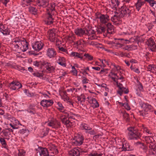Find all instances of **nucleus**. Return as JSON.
Returning <instances> with one entry per match:
<instances>
[{
    "label": "nucleus",
    "instance_id": "1",
    "mask_svg": "<svg viewBox=\"0 0 156 156\" xmlns=\"http://www.w3.org/2000/svg\"><path fill=\"white\" fill-rule=\"evenodd\" d=\"M48 6L46 9L47 14L46 15L44 22L46 24L50 25L52 24L53 22V16L55 11V3L52 2Z\"/></svg>",
    "mask_w": 156,
    "mask_h": 156
},
{
    "label": "nucleus",
    "instance_id": "2",
    "mask_svg": "<svg viewBox=\"0 0 156 156\" xmlns=\"http://www.w3.org/2000/svg\"><path fill=\"white\" fill-rule=\"evenodd\" d=\"M140 105L143 110L139 111V115L143 116L144 118L149 117L150 113L153 112V107L151 105L144 102H140Z\"/></svg>",
    "mask_w": 156,
    "mask_h": 156
},
{
    "label": "nucleus",
    "instance_id": "3",
    "mask_svg": "<svg viewBox=\"0 0 156 156\" xmlns=\"http://www.w3.org/2000/svg\"><path fill=\"white\" fill-rule=\"evenodd\" d=\"M129 131L128 133V138L129 140H137L140 139L142 134L136 128L130 127L127 128Z\"/></svg>",
    "mask_w": 156,
    "mask_h": 156
},
{
    "label": "nucleus",
    "instance_id": "4",
    "mask_svg": "<svg viewBox=\"0 0 156 156\" xmlns=\"http://www.w3.org/2000/svg\"><path fill=\"white\" fill-rule=\"evenodd\" d=\"M110 66L112 67V69L108 75L109 76L111 77L113 81H115V79H117L122 80L121 82H122L123 79H124L123 76L120 75L119 76L115 73L116 71H119L121 69V67L118 65H116L114 63H111Z\"/></svg>",
    "mask_w": 156,
    "mask_h": 156
},
{
    "label": "nucleus",
    "instance_id": "5",
    "mask_svg": "<svg viewBox=\"0 0 156 156\" xmlns=\"http://www.w3.org/2000/svg\"><path fill=\"white\" fill-rule=\"evenodd\" d=\"M85 149L82 148L80 149V151L77 148H75L71 150L69 152V154L70 156H80L84 154H86L88 152L89 148H87L88 146L87 145H85Z\"/></svg>",
    "mask_w": 156,
    "mask_h": 156
},
{
    "label": "nucleus",
    "instance_id": "6",
    "mask_svg": "<svg viewBox=\"0 0 156 156\" xmlns=\"http://www.w3.org/2000/svg\"><path fill=\"white\" fill-rule=\"evenodd\" d=\"M132 8L127 7L125 5L121 6L119 9V16L121 17H128L132 14Z\"/></svg>",
    "mask_w": 156,
    "mask_h": 156
},
{
    "label": "nucleus",
    "instance_id": "7",
    "mask_svg": "<svg viewBox=\"0 0 156 156\" xmlns=\"http://www.w3.org/2000/svg\"><path fill=\"white\" fill-rule=\"evenodd\" d=\"M96 18L100 20V23L102 24H105L110 20L109 16L107 14H104L100 12H97L95 13Z\"/></svg>",
    "mask_w": 156,
    "mask_h": 156
},
{
    "label": "nucleus",
    "instance_id": "8",
    "mask_svg": "<svg viewBox=\"0 0 156 156\" xmlns=\"http://www.w3.org/2000/svg\"><path fill=\"white\" fill-rule=\"evenodd\" d=\"M121 80V81L120 82H122V80L117 79H115V81H114L116 82L118 87H119V88L120 90L118 91V93L121 96L123 93L125 94L128 93L129 92V90L128 89H127L126 88L123 87L122 85L120 83H119V81H118V80Z\"/></svg>",
    "mask_w": 156,
    "mask_h": 156
},
{
    "label": "nucleus",
    "instance_id": "9",
    "mask_svg": "<svg viewBox=\"0 0 156 156\" xmlns=\"http://www.w3.org/2000/svg\"><path fill=\"white\" fill-rule=\"evenodd\" d=\"M28 43L26 41L25 39L23 38V41H21V44L18 47V51H16L19 52L20 51L24 52L28 49Z\"/></svg>",
    "mask_w": 156,
    "mask_h": 156
},
{
    "label": "nucleus",
    "instance_id": "10",
    "mask_svg": "<svg viewBox=\"0 0 156 156\" xmlns=\"http://www.w3.org/2000/svg\"><path fill=\"white\" fill-rule=\"evenodd\" d=\"M48 125L49 126L51 127L52 128L55 129L59 128L61 126L60 122L54 119H52L50 121H49Z\"/></svg>",
    "mask_w": 156,
    "mask_h": 156
},
{
    "label": "nucleus",
    "instance_id": "11",
    "mask_svg": "<svg viewBox=\"0 0 156 156\" xmlns=\"http://www.w3.org/2000/svg\"><path fill=\"white\" fill-rule=\"evenodd\" d=\"M23 41L21 37H16L13 39L12 41V43L14 45V49L15 51H18V47Z\"/></svg>",
    "mask_w": 156,
    "mask_h": 156
},
{
    "label": "nucleus",
    "instance_id": "12",
    "mask_svg": "<svg viewBox=\"0 0 156 156\" xmlns=\"http://www.w3.org/2000/svg\"><path fill=\"white\" fill-rule=\"evenodd\" d=\"M85 35L88 36L89 40H92L97 39L94 31L91 29H87L86 28Z\"/></svg>",
    "mask_w": 156,
    "mask_h": 156
},
{
    "label": "nucleus",
    "instance_id": "13",
    "mask_svg": "<svg viewBox=\"0 0 156 156\" xmlns=\"http://www.w3.org/2000/svg\"><path fill=\"white\" fill-rule=\"evenodd\" d=\"M22 85L19 82L13 81L9 83V87L12 90H18L21 88Z\"/></svg>",
    "mask_w": 156,
    "mask_h": 156
},
{
    "label": "nucleus",
    "instance_id": "14",
    "mask_svg": "<svg viewBox=\"0 0 156 156\" xmlns=\"http://www.w3.org/2000/svg\"><path fill=\"white\" fill-rule=\"evenodd\" d=\"M55 30L54 29L49 30L47 32L48 37L49 40L52 42H54L56 39Z\"/></svg>",
    "mask_w": 156,
    "mask_h": 156
},
{
    "label": "nucleus",
    "instance_id": "15",
    "mask_svg": "<svg viewBox=\"0 0 156 156\" xmlns=\"http://www.w3.org/2000/svg\"><path fill=\"white\" fill-rule=\"evenodd\" d=\"M122 151H130L133 150V148L131 146L130 144L126 141L124 140L122 143Z\"/></svg>",
    "mask_w": 156,
    "mask_h": 156
},
{
    "label": "nucleus",
    "instance_id": "16",
    "mask_svg": "<svg viewBox=\"0 0 156 156\" xmlns=\"http://www.w3.org/2000/svg\"><path fill=\"white\" fill-rule=\"evenodd\" d=\"M87 26L84 28H77L74 30L75 34L78 37H82L85 34Z\"/></svg>",
    "mask_w": 156,
    "mask_h": 156
},
{
    "label": "nucleus",
    "instance_id": "17",
    "mask_svg": "<svg viewBox=\"0 0 156 156\" xmlns=\"http://www.w3.org/2000/svg\"><path fill=\"white\" fill-rule=\"evenodd\" d=\"M0 31L5 36L10 34V29L6 25L0 24Z\"/></svg>",
    "mask_w": 156,
    "mask_h": 156
},
{
    "label": "nucleus",
    "instance_id": "18",
    "mask_svg": "<svg viewBox=\"0 0 156 156\" xmlns=\"http://www.w3.org/2000/svg\"><path fill=\"white\" fill-rule=\"evenodd\" d=\"M43 45V44L41 41H37L33 43L32 46L34 50L38 51L42 48Z\"/></svg>",
    "mask_w": 156,
    "mask_h": 156
},
{
    "label": "nucleus",
    "instance_id": "19",
    "mask_svg": "<svg viewBox=\"0 0 156 156\" xmlns=\"http://www.w3.org/2000/svg\"><path fill=\"white\" fill-rule=\"evenodd\" d=\"M56 55V51L53 48H48L47 50L46 55L49 58H55Z\"/></svg>",
    "mask_w": 156,
    "mask_h": 156
},
{
    "label": "nucleus",
    "instance_id": "20",
    "mask_svg": "<svg viewBox=\"0 0 156 156\" xmlns=\"http://www.w3.org/2000/svg\"><path fill=\"white\" fill-rule=\"evenodd\" d=\"M43 65L45 66L46 69L50 73H53L55 71V67L52 66L50 63L45 61L44 62Z\"/></svg>",
    "mask_w": 156,
    "mask_h": 156
},
{
    "label": "nucleus",
    "instance_id": "21",
    "mask_svg": "<svg viewBox=\"0 0 156 156\" xmlns=\"http://www.w3.org/2000/svg\"><path fill=\"white\" fill-rule=\"evenodd\" d=\"M76 140L74 142L77 145H80L83 142L84 137L83 135L78 134L76 137Z\"/></svg>",
    "mask_w": 156,
    "mask_h": 156
},
{
    "label": "nucleus",
    "instance_id": "22",
    "mask_svg": "<svg viewBox=\"0 0 156 156\" xmlns=\"http://www.w3.org/2000/svg\"><path fill=\"white\" fill-rule=\"evenodd\" d=\"M53 104L52 100H43L41 102V105L44 107H48L51 106Z\"/></svg>",
    "mask_w": 156,
    "mask_h": 156
},
{
    "label": "nucleus",
    "instance_id": "23",
    "mask_svg": "<svg viewBox=\"0 0 156 156\" xmlns=\"http://www.w3.org/2000/svg\"><path fill=\"white\" fill-rule=\"evenodd\" d=\"M62 123L66 126L67 128H70L73 126L72 122H71L69 119H67V117H65L61 119Z\"/></svg>",
    "mask_w": 156,
    "mask_h": 156
},
{
    "label": "nucleus",
    "instance_id": "24",
    "mask_svg": "<svg viewBox=\"0 0 156 156\" xmlns=\"http://www.w3.org/2000/svg\"><path fill=\"white\" fill-rule=\"evenodd\" d=\"M37 3L38 6L45 8L49 5V0H37Z\"/></svg>",
    "mask_w": 156,
    "mask_h": 156
},
{
    "label": "nucleus",
    "instance_id": "25",
    "mask_svg": "<svg viewBox=\"0 0 156 156\" xmlns=\"http://www.w3.org/2000/svg\"><path fill=\"white\" fill-rule=\"evenodd\" d=\"M66 39L70 43L75 42L74 41L76 39V37L73 33L69 34L65 37Z\"/></svg>",
    "mask_w": 156,
    "mask_h": 156
},
{
    "label": "nucleus",
    "instance_id": "26",
    "mask_svg": "<svg viewBox=\"0 0 156 156\" xmlns=\"http://www.w3.org/2000/svg\"><path fill=\"white\" fill-rule=\"evenodd\" d=\"M88 102L91 105L92 107L96 108L99 106L98 101L95 98H87Z\"/></svg>",
    "mask_w": 156,
    "mask_h": 156
},
{
    "label": "nucleus",
    "instance_id": "27",
    "mask_svg": "<svg viewBox=\"0 0 156 156\" xmlns=\"http://www.w3.org/2000/svg\"><path fill=\"white\" fill-rule=\"evenodd\" d=\"M70 56L73 57L74 58H80L82 60L83 58V54L76 52H72L70 54Z\"/></svg>",
    "mask_w": 156,
    "mask_h": 156
},
{
    "label": "nucleus",
    "instance_id": "28",
    "mask_svg": "<svg viewBox=\"0 0 156 156\" xmlns=\"http://www.w3.org/2000/svg\"><path fill=\"white\" fill-rule=\"evenodd\" d=\"M27 111L31 115H34L37 113L36 111L35 106L34 105L30 104L29 106Z\"/></svg>",
    "mask_w": 156,
    "mask_h": 156
},
{
    "label": "nucleus",
    "instance_id": "29",
    "mask_svg": "<svg viewBox=\"0 0 156 156\" xmlns=\"http://www.w3.org/2000/svg\"><path fill=\"white\" fill-rule=\"evenodd\" d=\"M57 62L60 65L65 67L66 66L65 58L62 57H59L57 60Z\"/></svg>",
    "mask_w": 156,
    "mask_h": 156
},
{
    "label": "nucleus",
    "instance_id": "30",
    "mask_svg": "<svg viewBox=\"0 0 156 156\" xmlns=\"http://www.w3.org/2000/svg\"><path fill=\"white\" fill-rule=\"evenodd\" d=\"M146 44L147 45L148 48L150 49H152V46L155 44L153 38L151 37L147 40L146 41Z\"/></svg>",
    "mask_w": 156,
    "mask_h": 156
},
{
    "label": "nucleus",
    "instance_id": "31",
    "mask_svg": "<svg viewBox=\"0 0 156 156\" xmlns=\"http://www.w3.org/2000/svg\"><path fill=\"white\" fill-rule=\"evenodd\" d=\"M145 3V1L143 0H138L137 2L135 4L136 9L139 11L142 6L144 5Z\"/></svg>",
    "mask_w": 156,
    "mask_h": 156
},
{
    "label": "nucleus",
    "instance_id": "32",
    "mask_svg": "<svg viewBox=\"0 0 156 156\" xmlns=\"http://www.w3.org/2000/svg\"><path fill=\"white\" fill-rule=\"evenodd\" d=\"M122 18L119 16V13H116L115 15H114L113 16L111 17V20L114 23L117 22H120V18Z\"/></svg>",
    "mask_w": 156,
    "mask_h": 156
},
{
    "label": "nucleus",
    "instance_id": "33",
    "mask_svg": "<svg viewBox=\"0 0 156 156\" xmlns=\"http://www.w3.org/2000/svg\"><path fill=\"white\" fill-rule=\"evenodd\" d=\"M79 128L81 130H85L86 131L90 129V126L84 122H82L80 124Z\"/></svg>",
    "mask_w": 156,
    "mask_h": 156
},
{
    "label": "nucleus",
    "instance_id": "34",
    "mask_svg": "<svg viewBox=\"0 0 156 156\" xmlns=\"http://www.w3.org/2000/svg\"><path fill=\"white\" fill-rule=\"evenodd\" d=\"M148 71L156 74V65H149L147 67Z\"/></svg>",
    "mask_w": 156,
    "mask_h": 156
},
{
    "label": "nucleus",
    "instance_id": "35",
    "mask_svg": "<svg viewBox=\"0 0 156 156\" xmlns=\"http://www.w3.org/2000/svg\"><path fill=\"white\" fill-rule=\"evenodd\" d=\"M153 136L151 135V136H144L143 137L144 138L146 143L147 144V145L149 146L151 144H154L153 141L154 140L153 138L151 137Z\"/></svg>",
    "mask_w": 156,
    "mask_h": 156
},
{
    "label": "nucleus",
    "instance_id": "36",
    "mask_svg": "<svg viewBox=\"0 0 156 156\" xmlns=\"http://www.w3.org/2000/svg\"><path fill=\"white\" fill-rule=\"evenodd\" d=\"M112 46V48L115 49H119L120 48L122 47L123 44L120 42H113L111 43Z\"/></svg>",
    "mask_w": 156,
    "mask_h": 156
},
{
    "label": "nucleus",
    "instance_id": "37",
    "mask_svg": "<svg viewBox=\"0 0 156 156\" xmlns=\"http://www.w3.org/2000/svg\"><path fill=\"white\" fill-rule=\"evenodd\" d=\"M2 133L3 136L5 139L8 140L10 139L11 133L9 131H7V129H3L2 131Z\"/></svg>",
    "mask_w": 156,
    "mask_h": 156
},
{
    "label": "nucleus",
    "instance_id": "38",
    "mask_svg": "<svg viewBox=\"0 0 156 156\" xmlns=\"http://www.w3.org/2000/svg\"><path fill=\"white\" fill-rule=\"evenodd\" d=\"M107 31L109 34H112L114 31L113 26L110 23H108L106 24Z\"/></svg>",
    "mask_w": 156,
    "mask_h": 156
},
{
    "label": "nucleus",
    "instance_id": "39",
    "mask_svg": "<svg viewBox=\"0 0 156 156\" xmlns=\"http://www.w3.org/2000/svg\"><path fill=\"white\" fill-rule=\"evenodd\" d=\"M0 142L1 143L2 147L5 148L8 151L9 150V147L7 145L5 139L0 137Z\"/></svg>",
    "mask_w": 156,
    "mask_h": 156
},
{
    "label": "nucleus",
    "instance_id": "40",
    "mask_svg": "<svg viewBox=\"0 0 156 156\" xmlns=\"http://www.w3.org/2000/svg\"><path fill=\"white\" fill-rule=\"evenodd\" d=\"M151 151L152 152V154L156 155V145L154 144H151L149 146Z\"/></svg>",
    "mask_w": 156,
    "mask_h": 156
},
{
    "label": "nucleus",
    "instance_id": "41",
    "mask_svg": "<svg viewBox=\"0 0 156 156\" xmlns=\"http://www.w3.org/2000/svg\"><path fill=\"white\" fill-rule=\"evenodd\" d=\"M40 152V155L41 156H48L49 155L47 149L45 148H42Z\"/></svg>",
    "mask_w": 156,
    "mask_h": 156
},
{
    "label": "nucleus",
    "instance_id": "42",
    "mask_svg": "<svg viewBox=\"0 0 156 156\" xmlns=\"http://www.w3.org/2000/svg\"><path fill=\"white\" fill-rule=\"evenodd\" d=\"M73 44L74 45H76L77 48H82L83 47L80 39L76 42H74Z\"/></svg>",
    "mask_w": 156,
    "mask_h": 156
},
{
    "label": "nucleus",
    "instance_id": "43",
    "mask_svg": "<svg viewBox=\"0 0 156 156\" xmlns=\"http://www.w3.org/2000/svg\"><path fill=\"white\" fill-rule=\"evenodd\" d=\"M119 2L118 0H111V4L115 8H117L118 7Z\"/></svg>",
    "mask_w": 156,
    "mask_h": 156
},
{
    "label": "nucleus",
    "instance_id": "44",
    "mask_svg": "<svg viewBox=\"0 0 156 156\" xmlns=\"http://www.w3.org/2000/svg\"><path fill=\"white\" fill-rule=\"evenodd\" d=\"M20 133L21 135H24L25 136H27L29 134V131L27 129H22L20 131Z\"/></svg>",
    "mask_w": 156,
    "mask_h": 156
},
{
    "label": "nucleus",
    "instance_id": "45",
    "mask_svg": "<svg viewBox=\"0 0 156 156\" xmlns=\"http://www.w3.org/2000/svg\"><path fill=\"white\" fill-rule=\"evenodd\" d=\"M22 5L23 7L28 6L30 5L31 2H33L34 0H22Z\"/></svg>",
    "mask_w": 156,
    "mask_h": 156
},
{
    "label": "nucleus",
    "instance_id": "46",
    "mask_svg": "<svg viewBox=\"0 0 156 156\" xmlns=\"http://www.w3.org/2000/svg\"><path fill=\"white\" fill-rule=\"evenodd\" d=\"M29 12L32 14L35 15L37 13V9L34 7H30L29 8Z\"/></svg>",
    "mask_w": 156,
    "mask_h": 156
},
{
    "label": "nucleus",
    "instance_id": "47",
    "mask_svg": "<svg viewBox=\"0 0 156 156\" xmlns=\"http://www.w3.org/2000/svg\"><path fill=\"white\" fill-rule=\"evenodd\" d=\"M118 56L121 57H127L129 58L130 55L129 53H126L123 52L122 51H119V54H118Z\"/></svg>",
    "mask_w": 156,
    "mask_h": 156
},
{
    "label": "nucleus",
    "instance_id": "48",
    "mask_svg": "<svg viewBox=\"0 0 156 156\" xmlns=\"http://www.w3.org/2000/svg\"><path fill=\"white\" fill-rule=\"evenodd\" d=\"M64 101H66L68 104L73 106L74 101L70 98H63Z\"/></svg>",
    "mask_w": 156,
    "mask_h": 156
},
{
    "label": "nucleus",
    "instance_id": "49",
    "mask_svg": "<svg viewBox=\"0 0 156 156\" xmlns=\"http://www.w3.org/2000/svg\"><path fill=\"white\" fill-rule=\"evenodd\" d=\"M57 105H58L59 107L58 109L60 110L61 112L65 113V111L64 110V108L62 104L60 102H58L57 103Z\"/></svg>",
    "mask_w": 156,
    "mask_h": 156
},
{
    "label": "nucleus",
    "instance_id": "50",
    "mask_svg": "<svg viewBox=\"0 0 156 156\" xmlns=\"http://www.w3.org/2000/svg\"><path fill=\"white\" fill-rule=\"evenodd\" d=\"M86 98H77V101H75L78 104H81L82 105L84 104V102Z\"/></svg>",
    "mask_w": 156,
    "mask_h": 156
},
{
    "label": "nucleus",
    "instance_id": "51",
    "mask_svg": "<svg viewBox=\"0 0 156 156\" xmlns=\"http://www.w3.org/2000/svg\"><path fill=\"white\" fill-rule=\"evenodd\" d=\"M97 85L99 87H101L103 88L107 92H108L109 91V88L108 87H107V85L105 83H103L101 84H97Z\"/></svg>",
    "mask_w": 156,
    "mask_h": 156
},
{
    "label": "nucleus",
    "instance_id": "52",
    "mask_svg": "<svg viewBox=\"0 0 156 156\" xmlns=\"http://www.w3.org/2000/svg\"><path fill=\"white\" fill-rule=\"evenodd\" d=\"M145 1L148 2L150 5L153 7L154 4H156V1L154 0H144Z\"/></svg>",
    "mask_w": 156,
    "mask_h": 156
},
{
    "label": "nucleus",
    "instance_id": "53",
    "mask_svg": "<svg viewBox=\"0 0 156 156\" xmlns=\"http://www.w3.org/2000/svg\"><path fill=\"white\" fill-rule=\"evenodd\" d=\"M72 70L71 72L73 73V75L75 76H77V73L78 72L77 70H76L74 66H72Z\"/></svg>",
    "mask_w": 156,
    "mask_h": 156
},
{
    "label": "nucleus",
    "instance_id": "54",
    "mask_svg": "<svg viewBox=\"0 0 156 156\" xmlns=\"http://www.w3.org/2000/svg\"><path fill=\"white\" fill-rule=\"evenodd\" d=\"M84 56H85L88 60L91 61L93 59V57L91 55L89 54H85L84 55Z\"/></svg>",
    "mask_w": 156,
    "mask_h": 156
},
{
    "label": "nucleus",
    "instance_id": "55",
    "mask_svg": "<svg viewBox=\"0 0 156 156\" xmlns=\"http://www.w3.org/2000/svg\"><path fill=\"white\" fill-rule=\"evenodd\" d=\"M90 129L88 130L87 131H86V133H88L90 135H94L96 134V132L94 129H92V128L90 127Z\"/></svg>",
    "mask_w": 156,
    "mask_h": 156
},
{
    "label": "nucleus",
    "instance_id": "56",
    "mask_svg": "<svg viewBox=\"0 0 156 156\" xmlns=\"http://www.w3.org/2000/svg\"><path fill=\"white\" fill-rule=\"evenodd\" d=\"M150 54V53L148 52H146V53L145 54V55H144V57L146 59V60L149 61L150 59V57L149 56Z\"/></svg>",
    "mask_w": 156,
    "mask_h": 156
},
{
    "label": "nucleus",
    "instance_id": "57",
    "mask_svg": "<svg viewBox=\"0 0 156 156\" xmlns=\"http://www.w3.org/2000/svg\"><path fill=\"white\" fill-rule=\"evenodd\" d=\"M105 28L103 27H100L98 29V32L100 33L104 32L105 31Z\"/></svg>",
    "mask_w": 156,
    "mask_h": 156
},
{
    "label": "nucleus",
    "instance_id": "58",
    "mask_svg": "<svg viewBox=\"0 0 156 156\" xmlns=\"http://www.w3.org/2000/svg\"><path fill=\"white\" fill-rule=\"evenodd\" d=\"M58 48L59 50L60 51H61L63 52H65L67 54L68 53V51L67 50H66V49L65 48L63 47H61L60 46H58Z\"/></svg>",
    "mask_w": 156,
    "mask_h": 156
},
{
    "label": "nucleus",
    "instance_id": "59",
    "mask_svg": "<svg viewBox=\"0 0 156 156\" xmlns=\"http://www.w3.org/2000/svg\"><path fill=\"white\" fill-rule=\"evenodd\" d=\"M4 117L7 119L10 120L11 119V115L8 113H5L4 115Z\"/></svg>",
    "mask_w": 156,
    "mask_h": 156
},
{
    "label": "nucleus",
    "instance_id": "60",
    "mask_svg": "<svg viewBox=\"0 0 156 156\" xmlns=\"http://www.w3.org/2000/svg\"><path fill=\"white\" fill-rule=\"evenodd\" d=\"M144 132H145L146 133H147L148 134H150L151 135H153L151 131L147 127L146 128H144Z\"/></svg>",
    "mask_w": 156,
    "mask_h": 156
},
{
    "label": "nucleus",
    "instance_id": "61",
    "mask_svg": "<svg viewBox=\"0 0 156 156\" xmlns=\"http://www.w3.org/2000/svg\"><path fill=\"white\" fill-rule=\"evenodd\" d=\"M123 117L126 121H129L130 119L129 117V115L127 113H125L123 115Z\"/></svg>",
    "mask_w": 156,
    "mask_h": 156
},
{
    "label": "nucleus",
    "instance_id": "62",
    "mask_svg": "<svg viewBox=\"0 0 156 156\" xmlns=\"http://www.w3.org/2000/svg\"><path fill=\"white\" fill-rule=\"evenodd\" d=\"M102 154H98L97 153H90L88 155L89 156H101Z\"/></svg>",
    "mask_w": 156,
    "mask_h": 156
},
{
    "label": "nucleus",
    "instance_id": "63",
    "mask_svg": "<svg viewBox=\"0 0 156 156\" xmlns=\"http://www.w3.org/2000/svg\"><path fill=\"white\" fill-rule=\"evenodd\" d=\"M140 147L143 150L144 152H146L147 151V147L144 145V144H142V145L141 146H140Z\"/></svg>",
    "mask_w": 156,
    "mask_h": 156
},
{
    "label": "nucleus",
    "instance_id": "64",
    "mask_svg": "<svg viewBox=\"0 0 156 156\" xmlns=\"http://www.w3.org/2000/svg\"><path fill=\"white\" fill-rule=\"evenodd\" d=\"M152 49L151 48L150 50L152 52H156V44L155 43L152 46Z\"/></svg>",
    "mask_w": 156,
    "mask_h": 156
}]
</instances>
